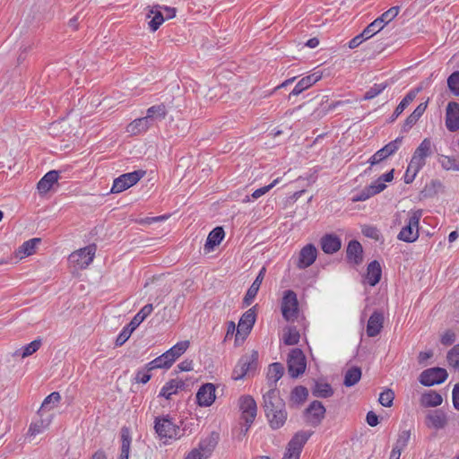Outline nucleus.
Returning <instances> with one entry per match:
<instances>
[{"label":"nucleus","mask_w":459,"mask_h":459,"mask_svg":"<svg viewBox=\"0 0 459 459\" xmlns=\"http://www.w3.org/2000/svg\"><path fill=\"white\" fill-rule=\"evenodd\" d=\"M306 413L308 415L309 422L316 426L325 418V408L321 402L314 401L307 408Z\"/></svg>","instance_id":"4be33fe9"},{"label":"nucleus","mask_w":459,"mask_h":459,"mask_svg":"<svg viewBox=\"0 0 459 459\" xmlns=\"http://www.w3.org/2000/svg\"><path fill=\"white\" fill-rule=\"evenodd\" d=\"M150 371L151 370H148L146 366L144 369L139 370L134 378L135 382L146 384L151 379V375L149 373Z\"/></svg>","instance_id":"0e129e2a"},{"label":"nucleus","mask_w":459,"mask_h":459,"mask_svg":"<svg viewBox=\"0 0 459 459\" xmlns=\"http://www.w3.org/2000/svg\"><path fill=\"white\" fill-rule=\"evenodd\" d=\"M40 346H41V341L34 340L30 343L22 347V358L24 359V358H27V357L32 355L40 348Z\"/></svg>","instance_id":"5fc2aeb1"},{"label":"nucleus","mask_w":459,"mask_h":459,"mask_svg":"<svg viewBox=\"0 0 459 459\" xmlns=\"http://www.w3.org/2000/svg\"><path fill=\"white\" fill-rule=\"evenodd\" d=\"M283 341L287 345H294L299 341V333L296 328L290 327L283 334Z\"/></svg>","instance_id":"de8ad7c7"},{"label":"nucleus","mask_w":459,"mask_h":459,"mask_svg":"<svg viewBox=\"0 0 459 459\" xmlns=\"http://www.w3.org/2000/svg\"><path fill=\"white\" fill-rule=\"evenodd\" d=\"M312 431L300 430L289 441L281 459H299L303 446L312 435Z\"/></svg>","instance_id":"20e7f679"},{"label":"nucleus","mask_w":459,"mask_h":459,"mask_svg":"<svg viewBox=\"0 0 459 459\" xmlns=\"http://www.w3.org/2000/svg\"><path fill=\"white\" fill-rule=\"evenodd\" d=\"M399 11V6H393L387 11H385L384 13H382L381 16L377 18V20L380 24H384L385 27L398 15Z\"/></svg>","instance_id":"a18cd8bd"},{"label":"nucleus","mask_w":459,"mask_h":459,"mask_svg":"<svg viewBox=\"0 0 459 459\" xmlns=\"http://www.w3.org/2000/svg\"><path fill=\"white\" fill-rule=\"evenodd\" d=\"M225 233L221 227H216L208 235L206 242L204 244V250L211 252L214 247L221 244L224 238Z\"/></svg>","instance_id":"393cba45"},{"label":"nucleus","mask_w":459,"mask_h":459,"mask_svg":"<svg viewBox=\"0 0 459 459\" xmlns=\"http://www.w3.org/2000/svg\"><path fill=\"white\" fill-rule=\"evenodd\" d=\"M133 331L132 329H130L129 327L126 326L122 332L119 333V335L117 336V340H116V345L117 346H121L123 345L130 337V335L132 334Z\"/></svg>","instance_id":"052dcab7"},{"label":"nucleus","mask_w":459,"mask_h":459,"mask_svg":"<svg viewBox=\"0 0 459 459\" xmlns=\"http://www.w3.org/2000/svg\"><path fill=\"white\" fill-rule=\"evenodd\" d=\"M322 249L326 254H333L342 247L341 239L334 235H325L321 240Z\"/></svg>","instance_id":"a878e982"},{"label":"nucleus","mask_w":459,"mask_h":459,"mask_svg":"<svg viewBox=\"0 0 459 459\" xmlns=\"http://www.w3.org/2000/svg\"><path fill=\"white\" fill-rule=\"evenodd\" d=\"M299 302L293 290H286L281 301L282 316L287 321H294L298 316Z\"/></svg>","instance_id":"1a4fd4ad"},{"label":"nucleus","mask_w":459,"mask_h":459,"mask_svg":"<svg viewBox=\"0 0 459 459\" xmlns=\"http://www.w3.org/2000/svg\"><path fill=\"white\" fill-rule=\"evenodd\" d=\"M265 268L263 267L258 275L256 276L255 280L254 281V282L252 283V285L249 287V289L247 290V292L244 298V304L246 306H249L252 301L254 300V299L255 298L258 290H259V288L261 286V283L264 280V274H265Z\"/></svg>","instance_id":"b1692460"},{"label":"nucleus","mask_w":459,"mask_h":459,"mask_svg":"<svg viewBox=\"0 0 459 459\" xmlns=\"http://www.w3.org/2000/svg\"><path fill=\"white\" fill-rule=\"evenodd\" d=\"M52 421V415H47L45 418L40 417V420L30 424L29 429V434L30 436H36L45 431Z\"/></svg>","instance_id":"f704fd0d"},{"label":"nucleus","mask_w":459,"mask_h":459,"mask_svg":"<svg viewBox=\"0 0 459 459\" xmlns=\"http://www.w3.org/2000/svg\"><path fill=\"white\" fill-rule=\"evenodd\" d=\"M382 269L377 261H372L367 269V280L370 286H375L381 279Z\"/></svg>","instance_id":"7c9ffc66"},{"label":"nucleus","mask_w":459,"mask_h":459,"mask_svg":"<svg viewBox=\"0 0 459 459\" xmlns=\"http://www.w3.org/2000/svg\"><path fill=\"white\" fill-rule=\"evenodd\" d=\"M420 169H415V170H414V169L411 168V161H410V163L407 167V169L405 171V174H404V182L406 184L411 183Z\"/></svg>","instance_id":"680f3d73"},{"label":"nucleus","mask_w":459,"mask_h":459,"mask_svg":"<svg viewBox=\"0 0 459 459\" xmlns=\"http://www.w3.org/2000/svg\"><path fill=\"white\" fill-rule=\"evenodd\" d=\"M443 402L442 396L435 391H429L422 394L420 403L423 407H437Z\"/></svg>","instance_id":"c9c22d12"},{"label":"nucleus","mask_w":459,"mask_h":459,"mask_svg":"<svg viewBox=\"0 0 459 459\" xmlns=\"http://www.w3.org/2000/svg\"><path fill=\"white\" fill-rule=\"evenodd\" d=\"M308 391L302 385L296 386L290 394V403L292 404L299 405L307 400Z\"/></svg>","instance_id":"a19ab883"},{"label":"nucleus","mask_w":459,"mask_h":459,"mask_svg":"<svg viewBox=\"0 0 459 459\" xmlns=\"http://www.w3.org/2000/svg\"><path fill=\"white\" fill-rule=\"evenodd\" d=\"M432 154V143L429 138H425L416 148L411 159V168L422 169L426 164V158Z\"/></svg>","instance_id":"9b49d317"},{"label":"nucleus","mask_w":459,"mask_h":459,"mask_svg":"<svg viewBox=\"0 0 459 459\" xmlns=\"http://www.w3.org/2000/svg\"><path fill=\"white\" fill-rule=\"evenodd\" d=\"M189 347L188 341H182L176 343L173 347H171L169 351H166L167 356L170 358L172 362L179 358Z\"/></svg>","instance_id":"ea45409f"},{"label":"nucleus","mask_w":459,"mask_h":459,"mask_svg":"<svg viewBox=\"0 0 459 459\" xmlns=\"http://www.w3.org/2000/svg\"><path fill=\"white\" fill-rule=\"evenodd\" d=\"M167 115V108L164 104L154 105L150 107L146 111L144 117L149 120V123L152 125V122L156 119L162 120Z\"/></svg>","instance_id":"72a5a7b5"},{"label":"nucleus","mask_w":459,"mask_h":459,"mask_svg":"<svg viewBox=\"0 0 459 459\" xmlns=\"http://www.w3.org/2000/svg\"><path fill=\"white\" fill-rule=\"evenodd\" d=\"M159 8L163 12L165 20H169L176 16L177 9L174 7L159 4Z\"/></svg>","instance_id":"338daca9"},{"label":"nucleus","mask_w":459,"mask_h":459,"mask_svg":"<svg viewBox=\"0 0 459 459\" xmlns=\"http://www.w3.org/2000/svg\"><path fill=\"white\" fill-rule=\"evenodd\" d=\"M172 364L173 362L170 358L167 356L166 352H164L162 355L146 364V367L148 370H153L156 368H169Z\"/></svg>","instance_id":"58836bf2"},{"label":"nucleus","mask_w":459,"mask_h":459,"mask_svg":"<svg viewBox=\"0 0 459 459\" xmlns=\"http://www.w3.org/2000/svg\"><path fill=\"white\" fill-rule=\"evenodd\" d=\"M241 417L246 422L245 433L248 431L257 414V405L251 395H242L238 399Z\"/></svg>","instance_id":"39448f33"},{"label":"nucleus","mask_w":459,"mask_h":459,"mask_svg":"<svg viewBox=\"0 0 459 459\" xmlns=\"http://www.w3.org/2000/svg\"><path fill=\"white\" fill-rule=\"evenodd\" d=\"M155 432L160 438L178 439L182 436V429L168 418H156Z\"/></svg>","instance_id":"423d86ee"},{"label":"nucleus","mask_w":459,"mask_h":459,"mask_svg":"<svg viewBox=\"0 0 459 459\" xmlns=\"http://www.w3.org/2000/svg\"><path fill=\"white\" fill-rule=\"evenodd\" d=\"M284 368L281 363H273L269 367L267 377L273 385L282 377Z\"/></svg>","instance_id":"c03bdc74"},{"label":"nucleus","mask_w":459,"mask_h":459,"mask_svg":"<svg viewBox=\"0 0 459 459\" xmlns=\"http://www.w3.org/2000/svg\"><path fill=\"white\" fill-rule=\"evenodd\" d=\"M321 78H322L321 72H315L309 75L303 77L295 85L294 89L290 93L289 98H290L291 96L299 95L305 90L308 89L309 87L314 85L316 82H317Z\"/></svg>","instance_id":"a211bd4d"},{"label":"nucleus","mask_w":459,"mask_h":459,"mask_svg":"<svg viewBox=\"0 0 459 459\" xmlns=\"http://www.w3.org/2000/svg\"><path fill=\"white\" fill-rule=\"evenodd\" d=\"M281 180V178H274L270 184H268L267 186H264L263 187H260L256 190H255L252 194H251V196L255 199H257L259 197H261L263 195H264L265 193L269 192L273 186H275Z\"/></svg>","instance_id":"4d7b16f0"},{"label":"nucleus","mask_w":459,"mask_h":459,"mask_svg":"<svg viewBox=\"0 0 459 459\" xmlns=\"http://www.w3.org/2000/svg\"><path fill=\"white\" fill-rule=\"evenodd\" d=\"M447 422V415L442 410L432 411L426 417V425L437 430L444 429Z\"/></svg>","instance_id":"6ab92c4d"},{"label":"nucleus","mask_w":459,"mask_h":459,"mask_svg":"<svg viewBox=\"0 0 459 459\" xmlns=\"http://www.w3.org/2000/svg\"><path fill=\"white\" fill-rule=\"evenodd\" d=\"M448 364L459 369V344L454 346L447 353Z\"/></svg>","instance_id":"3c124183"},{"label":"nucleus","mask_w":459,"mask_h":459,"mask_svg":"<svg viewBox=\"0 0 459 459\" xmlns=\"http://www.w3.org/2000/svg\"><path fill=\"white\" fill-rule=\"evenodd\" d=\"M384 326V314L381 311H374L367 325V334L375 337L380 333Z\"/></svg>","instance_id":"412c9836"},{"label":"nucleus","mask_w":459,"mask_h":459,"mask_svg":"<svg viewBox=\"0 0 459 459\" xmlns=\"http://www.w3.org/2000/svg\"><path fill=\"white\" fill-rule=\"evenodd\" d=\"M410 436L411 434L409 431H402L394 447L398 448L399 450L402 451L407 446L408 441L410 439Z\"/></svg>","instance_id":"bf43d9fd"},{"label":"nucleus","mask_w":459,"mask_h":459,"mask_svg":"<svg viewBox=\"0 0 459 459\" xmlns=\"http://www.w3.org/2000/svg\"><path fill=\"white\" fill-rule=\"evenodd\" d=\"M121 439H122V446H121V453H120L119 459H128L130 445H131V437H130L129 431L127 429H125V428L122 429Z\"/></svg>","instance_id":"37998d69"},{"label":"nucleus","mask_w":459,"mask_h":459,"mask_svg":"<svg viewBox=\"0 0 459 459\" xmlns=\"http://www.w3.org/2000/svg\"><path fill=\"white\" fill-rule=\"evenodd\" d=\"M367 39H368L366 38V36H364V34L361 32L360 34L357 35L356 37L350 40L349 48H355Z\"/></svg>","instance_id":"774afa93"},{"label":"nucleus","mask_w":459,"mask_h":459,"mask_svg":"<svg viewBox=\"0 0 459 459\" xmlns=\"http://www.w3.org/2000/svg\"><path fill=\"white\" fill-rule=\"evenodd\" d=\"M316 248L312 244L305 246L299 252L297 264L298 267L300 269H305L310 266L316 261Z\"/></svg>","instance_id":"aec40b11"},{"label":"nucleus","mask_w":459,"mask_h":459,"mask_svg":"<svg viewBox=\"0 0 459 459\" xmlns=\"http://www.w3.org/2000/svg\"><path fill=\"white\" fill-rule=\"evenodd\" d=\"M215 391L216 387L213 384L207 383L203 385L196 394L198 405L203 407L211 406L216 399Z\"/></svg>","instance_id":"4468645a"},{"label":"nucleus","mask_w":459,"mask_h":459,"mask_svg":"<svg viewBox=\"0 0 459 459\" xmlns=\"http://www.w3.org/2000/svg\"><path fill=\"white\" fill-rule=\"evenodd\" d=\"M421 217L422 210L410 211L407 223L400 230L397 238L407 243L415 242L419 238V222Z\"/></svg>","instance_id":"f03ea898"},{"label":"nucleus","mask_w":459,"mask_h":459,"mask_svg":"<svg viewBox=\"0 0 459 459\" xmlns=\"http://www.w3.org/2000/svg\"><path fill=\"white\" fill-rule=\"evenodd\" d=\"M263 400V408L270 427L273 429L281 428L286 422L288 414L285 403L279 395V391L276 388H271L264 394Z\"/></svg>","instance_id":"f257e3e1"},{"label":"nucleus","mask_w":459,"mask_h":459,"mask_svg":"<svg viewBox=\"0 0 459 459\" xmlns=\"http://www.w3.org/2000/svg\"><path fill=\"white\" fill-rule=\"evenodd\" d=\"M387 155L385 153V152L380 149L378 150L374 155H372L368 160L371 166L377 165L380 163L382 160H385Z\"/></svg>","instance_id":"69168bd1"},{"label":"nucleus","mask_w":459,"mask_h":459,"mask_svg":"<svg viewBox=\"0 0 459 459\" xmlns=\"http://www.w3.org/2000/svg\"><path fill=\"white\" fill-rule=\"evenodd\" d=\"M447 85L455 96H459V71L454 72L447 78Z\"/></svg>","instance_id":"603ef678"},{"label":"nucleus","mask_w":459,"mask_h":459,"mask_svg":"<svg viewBox=\"0 0 459 459\" xmlns=\"http://www.w3.org/2000/svg\"><path fill=\"white\" fill-rule=\"evenodd\" d=\"M255 322V312L254 308H250L242 315L238 322L237 328V337L240 335L242 339H245L250 333Z\"/></svg>","instance_id":"2eb2a0df"},{"label":"nucleus","mask_w":459,"mask_h":459,"mask_svg":"<svg viewBox=\"0 0 459 459\" xmlns=\"http://www.w3.org/2000/svg\"><path fill=\"white\" fill-rule=\"evenodd\" d=\"M361 378V369L359 367H351L344 373L343 385L347 387L355 385Z\"/></svg>","instance_id":"e433bc0d"},{"label":"nucleus","mask_w":459,"mask_h":459,"mask_svg":"<svg viewBox=\"0 0 459 459\" xmlns=\"http://www.w3.org/2000/svg\"><path fill=\"white\" fill-rule=\"evenodd\" d=\"M394 169H391L390 171L381 175L377 180L373 181L368 186V191H371L374 195H377L386 187L385 183L391 182L394 179Z\"/></svg>","instance_id":"cd10ccee"},{"label":"nucleus","mask_w":459,"mask_h":459,"mask_svg":"<svg viewBox=\"0 0 459 459\" xmlns=\"http://www.w3.org/2000/svg\"><path fill=\"white\" fill-rule=\"evenodd\" d=\"M403 139V136H399L395 140L385 144L381 149L385 152V153L387 155V157H389L398 151V149L402 145Z\"/></svg>","instance_id":"8fccbe9b"},{"label":"nucleus","mask_w":459,"mask_h":459,"mask_svg":"<svg viewBox=\"0 0 459 459\" xmlns=\"http://www.w3.org/2000/svg\"><path fill=\"white\" fill-rule=\"evenodd\" d=\"M216 441L212 437L202 440L197 448L188 453L186 459H207L212 453Z\"/></svg>","instance_id":"ddd939ff"},{"label":"nucleus","mask_w":459,"mask_h":459,"mask_svg":"<svg viewBox=\"0 0 459 459\" xmlns=\"http://www.w3.org/2000/svg\"><path fill=\"white\" fill-rule=\"evenodd\" d=\"M257 358L258 354L256 351H253L249 355L242 356L233 370V379L239 380L243 378L248 372L255 370L256 368Z\"/></svg>","instance_id":"9d476101"},{"label":"nucleus","mask_w":459,"mask_h":459,"mask_svg":"<svg viewBox=\"0 0 459 459\" xmlns=\"http://www.w3.org/2000/svg\"><path fill=\"white\" fill-rule=\"evenodd\" d=\"M361 232L365 237L371 238L375 241H380L382 239L380 230L376 226L368 224L362 225Z\"/></svg>","instance_id":"49530a36"},{"label":"nucleus","mask_w":459,"mask_h":459,"mask_svg":"<svg viewBox=\"0 0 459 459\" xmlns=\"http://www.w3.org/2000/svg\"><path fill=\"white\" fill-rule=\"evenodd\" d=\"M446 126L450 132L459 129V104L456 102H449L446 107Z\"/></svg>","instance_id":"dca6fc26"},{"label":"nucleus","mask_w":459,"mask_h":459,"mask_svg":"<svg viewBox=\"0 0 459 459\" xmlns=\"http://www.w3.org/2000/svg\"><path fill=\"white\" fill-rule=\"evenodd\" d=\"M455 333L451 330H446L440 338V342L444 345H451L455 342Z\"/></svg>","instance_id":"e2e57ef3"},{"label":"nucleus","mask_w":459,"mask_h":459,"mask_svg":"<svg viewBox=\"0 0 459 459\" xmlns=\"http://www.w3.org/2000/svg\"><path fill=\"white\" fill-rule=\"evenodd\" d=\"M394 399V394L391 389H386L379 395V403L385 407H391Z\"/></svg>","instance_id":"6e6d98bb"},{"label":"nucleus","mask_w":459,"mask_h":459,"mask_svg":"<svg viewBox=\"0 0 459 459\" xmlns=\"http://www.w3.org/2000/svg\"><path fill=\"white\" fill-rule=\"evenodd\" d=\"M288 372L292 377H298L304 373L307 362L306 357L300 349H293L288 356Z\"/></svg>","instance_id":"6e6552de"},{"label":"nucleus","mask_w":459,"mask_h":459,"mask_svg":"<svg viewBox=\"0 0 459 459\" xmlns=\"http://www.w3.org/2000/svg\"><path fill=\"white\" fill-rule=\"evenodd\" d=\"M151 15H152V18L148 23L149 28L152 31H156L160 28V26L165 22L164 13L159 8V4L152 7L147 16L150 18Z\"/></svg>","instance_id":"2f4dec72"},{"label":"nucleus","mask_w":459,"mask_h":459,"mask_svg":"<svg viewBox=\"0 0 459 459\" xmlns=\"http://www.w3.org/2000/svg\"><path fill=\"white\" fill-rule=\"evenodd\" d=\"M146 174L143 169L135 170L129 173H125L114 179L111 187L112 193H121L129 187L134 186Z\"/></svg>","instance_id":"0eeeda50"},{"label":"nucleus","mask_w":459,"mask_h":459,"mask_svg":"<svg viewBox=\"0 0 459 459\" xmlns=\"http://www.w3.org/2000/svg\"><path fill=\"white\" fill-rule=\"evenodd\" d=\"M447 377V372L442 368H431L420 375V382L425 386H431L443 383Z\"/></svg>","instance_id":"f8f14e48"},{"label":"nucleus","mask_w":459,"mask_h":459,"mask_svg":"<svg viewBox=\"0 0 459 459\" xmlns=\"http://www.w3.org/2000/svg\"><path fill=\"white\" fill-rule=\"evenodd\" d=\"M387 87L386 83H378L374 84L372 87H370L365 93L364 99L365 100H372L377 95H379Z\"/></svg>","instance_id":"864d4df0"},{"label":"nucleus","mask_w":459,"mask_h":459,"mask_svg":"<svg viewBox=\"0 0 459 459\" xmlns=\"http://www.w3.org/2000/svg\"><path fill=\"white\" fill-rule=\"evenodd\" d=\"M384 29V24H380L377 20H374L362 31L364 36L368 39Z\"/></svg>","instance_id":"09e8293b"},{"label":"nucleus","mask_w":459,"mask_h":459,"mask_svg":"<svg viewBox=\"0 0 459 459\" xmlns=\"http://www.w3.org/2000/svg\"><path fill=\"white\" fill-rule=\"evenodd\" d=\"M96 253V246L89 245L85 247L80 248L74 252H73L68 257L69 265L74 268V270H82L89 266Z\"/></svg>","instance_id":"7ed1b4c3"},{"label":"nucleus","mask_w":459,"mask_h":459,"mask_svg":"<svg viewBox=\"0 0 459 459\" xmlns=\"http://www.w3.org/2000/svg\"><path fill=\"white\" fill-rule=\"evenodd\" d=\"M40 242V238H32L28 241H25L18 249L17 255H20V258H23L25 256L30 255L34 253L36 246Z\"/></svg>","instance_id":"79ce46f5"},{"label":"nucleus","mask_w":459,"mask_h":459,"mask_svg":"<svg viewBox=\"0 0 459 459\" xmlns=\"http://www.w3.org/2000/svg\"><path fill=\"white\" fill-rule=\"evenodd\" d=\"M442 167L446 170H459V161L448 156H443L440 160Z\"/></svg>","instance_id":"13d9d810"},{"label":"nucleus","mask_w":459,"mask_h":459,"mask_svg":"<svg viewBox=\"0 0 459 459\" xmlns=\"http://www.w3.org/2000/svg\"><path fill=\"white\" fill-rule=\"evenodd\" d=\"M60 399H61V396H60L59 393H57V392L51 393L49 395H48L44 399V401L41 404V407L38 411L39 415L40 417H43L45 412L53 410L59 403Z\"/></svg>","instance_id":"473e14b6"},{"label":"nucleus","mask_w":459,"mask_h":459,"mask_svg":"<svg viewBox=\"0 0 459 459\" xmlns=\"http://www.w3.org/2000/svg\"><path fill=\"white\" fill-rule=\"evenodd\" d=\"M185 382L181 379H172L167 382L160 392V396L170 399L172 394L178 393V390L183 389Z\"/></svg>","instance_id":"c756f323"},{"label":"nucleus","mask_w":459,"mask_h":459,"mask_svg":"<svg viewBox=\"0 0 459 459\" xmlns=\"http://www.w3.org/2000/svg\"><path fill=\"white\" fill-rule=\"evenodd\" d=\"M151 126L149 120L143 117L133 120L127 125L126 131L131 135H137L146 132Z\"/></svg>","instance_id":"bb28decb"},{"label":"nucleus","mask_w":459,"mask_h":459,"mask_svg":"<svg viewBox=\"0 0 459 459\" xmlns=\"http://www.w3.org/2000/svg\"><path fill=\"white\" fill-rule=\"evenodd\" d=\"M419 91H420L419 89L411 90L404 96V98L398 104V106L394 109L392 117H390V121L391 122H394L403 112V110L414 100V99L416 98Z\"/></svg>","instance_id":"c85d7f7f"},{"label":"nucleus","mask_w":459,"mask_h":459,"mask_svg":"<svg viewBox=\"0 0 459 459\" xmlns=\"http://www.w3.org/2000/svg\"><path fill=\"white\" fill-rule=\"evenodd\" d=\"M347 258L349 261L352 262L354 264H359L362 263V246L357 240H351L349 242L347 247Z\"/></svg>","instance_id":"5701e85b"},{"label":"nucleus","mask_w":459,"mask_h":459,"mask_svg":"<svg viewBox=\"0 0 459 459\" xmlns=\"http://www.w3.org/2000/svg\"><path fill=\"white\" fill-rule=\"evenodd\" d=\"M333 394L332 386L328 383L316 382L312 388V394L315 397L328 398Z\"/></svg>","instance_id":"4c0bfd02"},{"label":"nucleus","mask_w":459,"mask_h":459,"mask_svg":"<svg viewBox=\"0 0 459 459\" xmlns=\"http://www.w3.org/2000/svg\"><path fill=\"white\" fill-rule=\"evenodd\" d=\"M59 172L50 170L38 183V190L40 195L47 194L50 190H54L58 186Z\"/></svg>","instance_id":"f3484780"}]
</instances>
